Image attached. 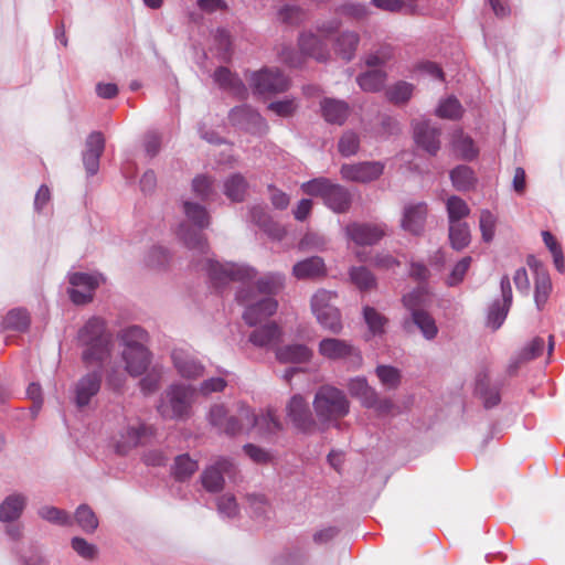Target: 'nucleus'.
Here are the masks:
<instances>
[{
    "label": "nucleus",
    "instance_id": "1",
    "mask_svg": "<svg viewBox=\"0 0 565 565\" xmlns=\"http://www.w3.org/2000/svg\"><path fill=\"white\" fill-rule=\"evenodd\" d=\"M312 406L319 424L323 427L337 423L350 412L347 395L332 385H322L317 390Z\"/></svg>",
    "mask_w": 565,
    "mask_h": 565
},
{
    "label": "nucleus",
    "instance_id": "2",
    "mask_svg": "<svg viewBox=\"0 0 565 565\" xmlns=\"http://www.w3.org/2000/svg\"><path fill=\"white\" fill-rule=\"evenodd\" d=\"M121 340L125 344L122 358L126 371L131 376L143 374L150 364V353L145 347L147 332L138 326H132L122 331Z\"/></svg>",
    "mask_w": 565,
    "mask_h": 565
},
{
    "label": "nucleus",
    "instance_id": "3",
    "mask_svg": "<svg viewBox=\"0 0 565 565\" xmlns=\"http://www.w3.org/2000/svg\"><path fill=\"white\" fill-rule=\"evenodd\" d=\"M105 320L98 317L90 318L78 332V341L86 349L83 360L87 364L102 362L108 353V337L105 333Z\"/></svg>",
    "mask_w": 565,
    "mask_h": 565
},
{
    "label": "nucleus",
    "instance_id": "4",
    "mask_svg": "<svg viewBox=\"0 0 565 565\" xmlns=\"http://www.w3.org/2000/svg\"><path fill=\"white\" fill-rule=\"evenodd\" d=\"M195 390L190 385L172 384L164 391L158 412L166 419H183L190 416Z\"/></svg>",
    "mask_w": 565,
    "mask_h": 565
},
{
    "label": "nucleus",
    "instance_id": "5",
    "mask_svg": "<svg viewBox=\"0 0 565 565\" xmlns=\"http://www.w3.org/2000/svg\"><path fill=\"white\" fill-rule=\"evenodd\" d=\"M184 214L199 230H190L182 224L178 235L191 249H198L201 254H207L209 245L201 230L210 225V216L206 209L198 203L185 201L183 203Z\"/></svg>",
    "mask_w": 565,
    "mask_h": 565
},
{
    "label": "nucleus",
    "instance_id": "6",
    "mask_svg": "<svg viewBox=\"0 0 565 565\" xmlns=\"http://www.w3.org/2000/svg\"><path fill=\"white\" fill-rule=\"evenodd\" d=\"M335 297L337 295L332 291L318 290L311 298V310L324 329L332 333H340L342 330L341 315L332 305Z\"/></svg>",
    "mask_w": 565,
    "mask_h": 565
},
{
    "label": "nucleus",
    "instance_id": "7",
    "mask_svg": "<svg viewBox=\"0 0 565 565\" xmlns=\"http://www.w3.org/2000/svg\"><path fill=\"white\" fill-rule=\"evenodd\" d=\"M243 408L250 407L244 403H238L236 413L234 415H228L226 408L223 405H214L210 409L209 420L212 426L230 436L248 433L250 427L242 417Z\"/></svg>",
    "mask_w": 565,
    "mask_h": 565
},
{
    "label": "nucleus",
    "instance_id": "8",
    "mask_svg": "<svg viewBox=\"0 0 565 565\" xmlns=\"http://www.w3.org/2000/svg\"><path fill=\"white\" fill-rule=\"evenodd\" d=\"M286 417L299 433L311 435L319 426L317 417L315 418L309 404L300 394L294 395L286 404Z\"/></svg>",
    "mask_w": 565,
    "mask_h": 565
},
{
    "label": "nucleus",
    "instance_id": "9",
    "mask_svg": "<svg viewBox=\"0 0 565 565\" xmlns=\"http://www.w3.org/2000/svg\"><path fill=\"white\" fill-rule=\"evenodd\" d=\"M205 269L212 282L217 287L227 281H248L256 275L255 270L248 266L220 264L211 258H206Z\"/></svg>",
    "mask_w": 565,
    "mask_h": 565
},
{
    "label": "nucleus",
    "instance_id": "10",
    "mask_svg": "<svg viewBox=\"0 0 565 565\" xmlns=\"http://www.w3.org/2000/svg\"><path fill=\"white\" fill-rule=\"evenodd\" d=\"M242 417L250 429L255 428L263 438H271L284 429V424L279 419L274 408H266L260 414H255L253 408H243Z\"/></svg>",
    "mask_w": 565,
    "mask_h": 565
},
{
    "label": "nucleus",
    "instance_id": "11",
    "mask_svg": "<svg viewBox=\"0 0 565 565\" xmlns=\"http://www.w3.org/2000/svg\"><path fill=\"white\" fill-rule=\"evenodd\" d=\"M249 82L257 94H279L286 92L290 86L289 78L277 68L253 72Z\"/></svg>",
    "mask_w": 565,
    "mask_h": 565
},
{
    "label": "nucleus",
    "instance_id": "12",
    "mask_svg": "<svg viewBox=\"0 0 565 565\" xmlns=\"http://www.w3.org/2000/svg\"><path fill=\"white\" fill-rule=\"evenodd\" d=\"M68 281L72 288L68 296L75 305H86L93 301L94 292L99 286L98 277L86 273H73Z\"/></svg>",
    "mask_w": 565,
    "mask_h": 565
},
{
    "label": "nucleus",
    "instance_id": "13",
    "mask_svg": "<svg viewBox=\"0 0 565 565\" xmlns=\"http://www.w3.org/2000/svg\"><path fill=\"white\" fill-rule=\"evenodd\" d=\"M384 170V164L379 161H366L355 164H343L340 173L342 179L366 183L379 179Z\"/></svg>",
    "mask_w": 565,
    "mask_h": 565
},
{
    "label": "nucleus",
    "instance_id": "14",
    "mask_svg": "<svg viewBox=\"0 0 565 565\" xmlns=\"http://www.w3.org/2000/svg\"><path fill=\"white\" fill-rule=\"evenodd\" d=\"M102 375L98 372L87 373L74 386V403L77 408L89 405L93 397L100 391Z\"/></svg>",
    "mask_w": 565,
    "mask_h": 565
},
{
    "label": "nucleus",
    "instance_id": "15",
    "mask_svg": "<svg viewBox=\"0 0 565 565\" xmlns=\"http://www.w3.org/2000/svg\"><path fill=\"white\" fill-rule=\"evenodd\" d=\"M230 116L233 122L243 126L250 134L262 136L269 129L260 114L248 106L235 107Z\"/></svg>",
    "mask_w": 565,
    "mask_h": 565
},
{
    "label": "nucleus",
    "instance_id": "16",
    "mask_svg": "<svg viewBox=\"0 0 565 565\" xmlns=\"http://www.w3.org/2000/svg\"><path fill=\"white\" fill-rule=\"evenodd\" d=\"M233 463L227 458H218L213 465L206 467L201 475L204 489L209 492H218L224 488V473H228Z\"/></svg>",
    "mask_w": 565,
    "mask_h": 565
},
{
    "label": "nucleus",
    "instance_id": "17",
    "mask_svg": "<svg viewBox=\"0 0 565 565\" xmlns=\"http://www.w3.org/2000/svg\"><path fill=\"white\" fill-rule=\"evenodd\" d=\"M348 237L358 245H373L385 235V225L352 223L345 227Z\"/></svg>",
    "mask_w": 565,
    "mask_h": 565
},
{
    "label": "nucleus",
    "instance_id": "18",
    "mask_svg": "<svg viewBox=\"0 0 565 565\" xmlns=\"http://www.w3.org/2000/svg\"><path fill=\"white\" fill-rule=\"evenodd\" d=\"M440 129L428 121L414 122V140L416 145L430 156H435L440 149Z\"/></svg>",
    "mask_w": 565,
    "mask_h": 565
},
{
    "label": "nucleus",
    "instance_id": "19",
    "mask_svg": "<svg viewBox=\"0 0 565 565\" xmlns=\"http://www.w3.org/2000/svg\"><path fill=\"white\" fill-rule=\"evenodd\" d=\"M172 361L182 377L198 379L204 373L203 364L186 349H174L172 352Z\"/></svg>",
    "mask_w": 565,
    "mask_h": 565
},
{
    "label": "nucleus",
    "instance_id": "20",
    "mask_svg": "<svg viewBox=\"0 0 565 565\" xmlns=\"http://www.w3.org/2000/svg\"><path fill=\"white\" fill-rule=\"evenodd\" d=\"M427 216L425 203L408 204L404 207L401 226L404 231L419 235L424 231Z\"/></svg>",
    "mask_w": 565,
    "mask_h": 565
},
{
    "label": "nucleus",
    "instance_id": "21",
    "mask_svg": "<svg viewBox=\"0 0 565 565\" xmlns=\"http://www.w3.org/2000/svg\"><path fill=\"white\" fill-rule=\"evenodd\" d=\"M277 307V301L267 297L255 303L247 305L243 318L248 326L253 327L273 316Z\"/></svg>",
    "mask_w": 565,
    "mask_h": 565
},
{
    "label": "nucleus",
    "instance_id": "22",
    "mask_svg": "<svg viewBox=\"0 0 565 565\" xmlns=\"http://www.w3.org/2000/svg\"><path fill=\"white\" fill-rule=\"evenodd\" d=\"M321 114L329 124L342 126L350 115V106L347 102L335 98H323L320 103Z\"/></svg>",
    "mask_w": 565,
    "mask_h": 565
},
{
    "label": "nucleus",
    "instance_id": "23",
    "mask_svg": "<svg viewBox=\"0 0 565 565\" xmlns=\"http://www.w3.org/2000/svg\"><path fill=\"white\" fill-rule=\"evenodd\" d=\"M320 355L329 360H340L352 355L355 352L354 347L345 340L327 338L319 343Z\"/></svg>",
    "mask_w": 565,
    "mask_h": 565
},
{
    "label": "nucleus",
    "instance_id": "24",
    "mask_svg": "<svg viewBox=\"0 0 565 565\" xmlns=\"http://www.w3.org/2000/svg\"><path fill=\"white\" fill-rule=\"evenodd\" d=\"M299 47L303 54L313 57L318 62H326L329 57L327 44L317 34H301L299 38Z\"/></svg>",
    "mask_w": 565,
    "mask_h": 565
},
{
    "label": "nucleus",
    "instance_id": "25",
    "mask_svg": "<svg viewBox=\"0 0 565 565\" xmlns=\"http://www.w3.org/2000/svg\"><path fill=\"white\" fill-rule=\"evenodd\" d=\"M323 202L333 212L345 213L351 207L352 195L344 186L333 183Z\"/></svg>",
    "mask_w": 565,
    "mask_h": 565
},
{
    "label": "nucleus",
    "instance_id": "26",
    "mask_svg": "<svg viewBox=\"0 0 565 565\" xmlns=\"http://www.w3.org/2000/svg\"><path fill=\"white\" fill-rule=\"evenodd\" d=\"M311 355V350L303 344H290L276 351V358L281 363H303L309 361Z\"/></svg>",
    "mask_w": 565,
    "mask_h": 565
},
{
    "label": "nucleus",
    "instance_id": "27",
    "mask_svg": "<svg viewBox=\"0 0 565 565\" xmlns=\"http://www.w3.org/2000/svg\"><path fill=\"white\" fill-rule=\"evenodd\" d=\"M31 318L29 312L22 308H15L10 310L1 322V329L3 331H19L24 332L29 329Z\"/></svg>",
    "mask_w": 565,
    "mask_h": 565
},
{
    "label": "nucleus",
    "instance_id": "28",
    "mask_svg": "<svg viewBox=\"0 0 565 565\" xmlns=\"http://www.w3.org/2000/svg\"><path fill=\"white\" fill-rule=\"evenodd\" d=\"M292 273L298 279L316 278L324 274V263L322 258L313 256L298 262L294 266Z\"/></svg>",
    "mask_w": 565,
    "mask_h": 565
},
{
    "label": "nucleus",
    "instance_id": "29",
    "mask_svg": "<svg viewBox=\"0 0 565 565\" xmlns=\"http://www.w3.org/2000/svg\"><path fill=\"white\" fill-rule=\"evenodd\" d=\"M281 331L275 322L267 323L249 335V341L256 347H267L279 340Z\"/></svg>",
    "mask_w": 565,
    "mask_h": 565
},
{
    "label": "nucleus",
    "instance_id": "30",
    "mask_svg": "<svg viewBox=\"0 0 565 565\" xmlns=\"http://www.w3.org/2000/svg\"><path fill=\"white\" fill-rule=\"evenodd\" d=\"M199 469L196 460L192 459L188 454L175 457L172 467V476L178 481L190 479Z\"/></svg>",
    "mask_w": 565,
    "mask_h": 565
},
{
    "label": "nucleus",
    "instance_id": "31",
    "mask_svg": "<svg viewBox=\"0 0 565 565\" xmlns=\"http://www.w3.org/2000/svg\"><path fill=\"white\" fill-rule=\"evenodd\" d=\"M25 505V498L21 494L8 497L0 505V520L8 522L20 516Z\"/></svg>",
    "mask_w": 565,
    "mask_h": 565
},
{
    "label": "nucleus",
    "instance_id": "32",
    "mask_svg": "<svg viewBox=\"0 0 565 565\" xmlns=\"http://www.w3.org/2000/svg\"><path fill=\"white\" fill-rule=\"evenodd\" d=\"M360 42V36L355 32L342 33L335 42V52L345 61H351Z\"/></svg>",
    "mask_w": 565,
    "mask_h": 565
},
{
    "label": "nucleus",
    "instance_id": "33",
    "mask_svg": "<svg viewBox=\"0 0 565 565\" xmlns=\"http://www.w3.org/2000/svg\"><path fill=\"white\" fill-rule=\"evenodd\" d=\"M350 394L361 399L363 406L372 405L375 398V390L372 388L365 379H352L348 384Z\"/></svg>",
    "mask_w": 565,
    "mask_h": 565
},
{
    "label": "nucleus",
    "instance_id": "34",
    "mask_svg": "<svg viewBox=\"0 0 565 565\" xmlns=\"http://www.w3.org/2000/svg\"><path fill=\"white\" fill-rule=\"evenodd\" d=\"M356 81L364 92H379L386 82V73L381 70L367 71L361 74Z\"/></svg>",
    "mask_w": 565,
    "mask_h": 565
},
{
    "label": "nucleus",
    "instance_id": "35",
    "mask_svg": "<svg viewBox=\"0 0 565 565\" xmlns=\"http://www.w3.org/2000/svg\"><path fill=\"white\" fill-rule=\"evenodd\" d=\"M450 179L452 181V185L458 191H468L476 183L475 173L468 166H459L455 168L450 172Z\"/></svg>",
    "mask_w": 565,
    "mask_h": 565
},
{
    "label": "nucleus",
    "instance_id": "36",
    "mask_svg": "<svg viewBox=\"0 0 565 565\" xmlns=\"http://www.w3.org/2000/svg\"><path fill=\"white\" fill-rule=\"evenodd\" d=\"M449 239L451 246L461 250L470 243V231L465 222L449 223Z\"/></svg>",
    "mask_w": 565,
    "mask_h": 565
},
{
    "label": "nucleus",
    "instance_id": "37",
    "mask_svg": "<svg viewBox=\"0 0 565 565\" xmlns=\"http://www.w3.org/2000/svg\"><path fill=\"white\" fill-rule=\"evenodd\" d=\"M247 190V182L241 174H233L230 177L224 184L225 195L234 201L241 202L244 200Z\"/></svg>",
    "mask_w": 565,
    "mask_h": 565
},
{
    "label": "nucleus",
    "instance_id": "38",
    "mask_svg": "<svg viewBox=\"0 0 565 565\" xmlns=\"http://www.w3.org/2000/svg\"><path fill=\"white\" fill-rule=\"evenodd\" d=\"M145 433L146 427L142 424L128 427L126 436H122V441L115 445L116 451L120 455H124L131 448L138 446Z\"/></svg>",
    "mask_w": 565,
    "mask_h": 565
},
{
    "label": "nucleus",
    "instance_id": "39",
    "mask_svg": "<svg viewBox=\"0 0 565 565\" xmlns=\"http://www.w3.org/2000/svg\"><path fill=\"white\" fill-rule=\"evenodd\" d=\"M363 317L370 332L373 335H380L385 332V326L387 324L388 320L375 308L365 306L363 308Z\"/></svg>",
    "mask_w": 565,
    "mask_h": 565
},
{
    "label": "nucleus",
    "instance_id": "40",
    "mask_svg": "<svg viewBox=\"0 0 565 565\" xmlns=\"http://www.w3.org/2000/svg\"><path fill=\"white\" fill-rule=\"evenodd\" d=\"M412 318L427 340H431L437 335L438 328L429 313L423 310H413Z\"/></svg>",
    "mask_w": 565,
    "mask_h": 565
},
{
    "label": "nucleus",
    "instance_id": "41",
    "mask_svg": "<svg viewBox=\"0 0 565 565\" xmlns=\"http://www.w3.org/2000/svg\"><path fill=\"white\" fill-rule=\"evenodd\" d=\"M449 223L461 222L470 213L468 204L459 196L452 195L446 202Z\"/></svg>",
    "mask_w": 565,
    "mask_h": 565
},
{
    "label": "nucleus",
    "instance_id": "42",
    "mask_svg": "<svg viewBox=\"0 0 565 565\" xmlns=\"http://www.w3.org/2000/svg\"><path fill=\"white\" fill-rule=\"evenodd\" d=\"M351 281L360 289V290H371L375 287L376 281L373 274L364 266L352 267L350 270Z\"/></svg>",
    "mask_w": 565,
    "mask_h": 565
},
{
    "label": "nucleus",
    "instance_id": "43",
    "mask_svg": "<svg viewBox=\"0 0 565 565\" xmlns=\"http://www.w3.org/2000/svg\"><path fill=\"white\" fill-rule=\"evenodd\" d=\"M214 79L221 87L230 88L235 93L246 92L241 79L233 75L231 71L226 67H218L214 72Z\"/></svg>",
    "mask_w": 565,
    "mask_h": 565
},
{
    "label": "nucleus",
    "instance_id": "44",
    "mask_svg": "<svg viewBox=\"0 0 565 565\" xmlns=\"http://www.w3.org/2000/svg\"><path fill=\"white\" fill-rule=\"evenodd\" d=\"M414 86L401 81L386 89V97L394 104H405L413 95Z\"/></svg>",
    "mask_w": 565,
    "mask_h": 565
},
{
    "label": "nucleus",
    "instance_id": "45",
    "mask_svg": "<svg viewBox=\"0 0 565 565\" xmlns=\"http://www.w3.org/2000/svg\"><path fill=\"white\" fill-rule=\"evenodd\" d=\"M332 185L333 182L331 180L320 177L302 183L301 190L307 195L320 196L324 201Z\"/></svg>",
    "mask_w": 565,
    "mask_h": 565
},
{
    "label": "nucleus",
    "instance_id": "46",
    "mask_svg": "<svg viewBox=\"0 0 565 565\" xmlns=\"http://www.w3.org/2000/svg\"><path fill=\"white\" fill-rule=\"evenodd\" d=\"M75 521L87 533L94 532L98 526V520L94 511L86 504H82L75 512Z\"/></svg>",
    "mask_w": 565,
    "mask_h": 565
},
{
    "label": "nucleus",
    "instance_id": "47",
    "mask_svg": "<svg viewBox=\"0 0 565 565\" xmlns=\"http://www.w3.org/2000/svg\"><path fill=\"white\" fill-rule=\"evenodd\" d=\"M284 286V277L279 274H268L262 277L257 284V290L262 295H276Z\"/></svg>",
    "mask_w": 565,
    "mask_h": 565
},
{
    "label": "nucleus",
    "instance_id": "48",
    "mask_svg": "<svg viewBox=\"0 0 565 565\" xmlns=\"http://www.w3.org/2000/svg\"><path fill=\"white\" fill-rule=\"evenodd\" d=\"M376 375L382 385L387 390H395L401 383L399 371L391 365H379L376 367Z\"/></svg>",
    "mask_w": 565,
    "mask_h": 565
},
{
    "label": "nucleus",
    "instance_id": "49",
    "mask_svg": "<svg viewBox=\"0 0 565 565\" xmlns=\"http://www.w3.org/2000/svg\"><path fill=\"white\" fill-rule=\"evenodd\" d=\"M436 115L444 119H459L462 115L461 104L457 98L448 97L439 104Z\"/></svg>",
    "mask_w": 565,
    "mask_h": 565
},
{
    "label": "nucleus",
    "instance_id": "50",
    "mask_svg": "<svg viewBox=\"0 0 565 565\" xmlns=\"http://www.w3.org/2000/svg\"><path fill=\"white\" fill-rule=\"evenodd\" d=\"M39 515L42 519H44L51 523H54V524H58V525H71L72 524L71 515L66 511L61 510L55 507H49V505L42 507L39 510Z\"/></svg>",
    "mask_w": 565,
    "mask_h": 565
},
{
    "label": "nucleus",
    "instance_id": "51",
    "mask_svg": "<svg viewBox=\"0 0 565 565\" xmlns=\"http://www.w3.org/2000/svg\"><path fill=\"white\" fill-rule=\"evenodd\" d=\"M497 217L489 210H482L479 218V227L484 242H491L494 236Z\"/></svg>",
    "mask_w": 565,
    "mask_h": 565
},
{
    "label": "nucleus",
    "instance_id": "52",
    "mask_svg": "<svg viewBox=\"0 0 565 565\" xmlns=\"http://www.w3.org/2000/svg\"><path fill=\"white\" fill-rule=\"evenodd\" d=\"M359 136L353 131H345L338 143L340 153L345 157L355 154L359 150Z\"/></svg>",
    "mask_w": 565,
    "mask_h": 565
},
{
    "label": "nucleus",
    "instance_id": "53",
    "mask_svg": "<svg viewBox=\"0 0 565 565\" xmlns=\"http://www.w3.org/2000/svg\"><path fill=\"white\" fill-rule=\"evenodd\" d=\"M454 147L466 160H472L478 154V150L475 147L473 140L468 136H463L462 134L456 138Z\"/></svg>",
    "mask_w": 565,
    "mask_h": 565
},
{
    "label": "nucleus",
    "instance_id": "54",
    "mask_svg": "<svg viewBox=\"0 0 565 565\" xmlns=\"http://www.w3.org/2000/svg\"><path fill=\"white\" fill-rule=\"evenodd\" d=\"M297 108L298 104L294 98L271 102L268 105V109L280 117L292 116L296 113Z\"/></svg>",
    "mask_w": 565,
    "mask_h": 565
},
{
    "label": "nucleus",
    "instance_id": "55",
    "mask_svg": "<svg viewBox=\"0 0 565 565\" xmlns=\"http://www.w3.org/2000/svg\"><path fill=\"white\" fill-rule=\"evenodd\" d=\"M73 550L85 559H94L97 556V547L88 543L85 539L74 537L72 540Z\"/></svg>",
    "mask_w": 565,
    "mask_h": 565
},
{
    "label": "nucleus",
    "instance_id": "56",
    "mask_svg": "<svg viewBox=\"0 0 565 565\" xmlns=\"http://www.w3.org/2000/svg\"><path fill=\"white\" fill-rule=\"evenodd\" d=\"M471 264V257L467 256L460 259L451 270L447 278L448 286H456L462 281L466 273L468 271Z\"/></svg>",
    "mask_w": 565,
    "mask_h": 565
},
{
    "label": "nucleus",
    "instance_id": "57",
    "mask_svg": "<svg viewBox=\"0 0 565 565\" xmlns=\"http://www.w3.org/2000/svg\"><path fill=\"white\" fill-rule=\"evenodd\" d=\"M244 452L246 456L250 458L255 463L266 465L271 461L273 457L269 451L265 450L253 444H247L244 446Z\"/></svg>",
    "mask_w": 565,
    "mask_h": 565
},
{
    "label": "nucleus",
    "instance_id": "58",
    "mask_svg": "<svg viewBox=\"0 0 565 565\" xmlns=\"http://www.w3.org/2000/svg\"><path fill=\"white\" fill-rule=\"evenodd\" d=\"M477 392L482 397L487 408L493 407L500 402V394L497 390L488 388L482 380L477 383Z\"/></svg>",
    "mask_w": 565,
    "mask_h": 565
},
{
    "label": "nucleus",
    "instance_id": "59",
    "mask_svg": "<svg viewBox=\"0 0 565 565\" xmlns=\"http://www.w3.org/2000/svg\"><path fill=\"white\" fill-rule=\"evenodd\" d=\"M192 190L198 198L205 200L212 193V180L205 175H198L192 181Z\"/></svg>",
    "mask_w": 565,
    "mask_h": 565
},
{
    "label": "nucleus",
    "instance_id": "60",
    "mask_svg": "<svg viewBox=\"0 0 565 565\" xmlns=\"http://www.w3.org/2000/svg\"><path fill=\"white\" fill-rule=\"evenodd\" d=\"M227 383L223 377H211L200 384L199 392L207 396L212 393L223 392Z\"/></svg>",
    "mask_w": 565,
    "mask_h": 565
},
{
    "label": "nucleus",
    "instance_id": "61",
    "mask_svg": "<svg viewBox=\"0 0 565 565\" xmlns=\"http://www.w3.org/2000/svg\"><path fill=\"white\" fill-rule=\"evenodd\" d=\"M509 308L510 307H507L504 302L502 307H500L498 303L492 306L488 316V323L492 327L493 330H497L501 327L507 318Z\"/></svg>",
    "mask_w": 565,
    "mask_h": 565
},
{
    "label": "nucleus",
    "instance_id": "62",
    "mask_svg": "<svg viewBox=\"0 0 565 565\" xmlns=\"http://www.w3.org/2000/svg\"><path fill=\"white\" fill-rule=\"evenodd\" d=\"M105 149V139L102 132L94 131L86 139V152L102 156Z\"/></svg>",
    "mask_w": 565,
    "mask_h": 565
},
{
    "label": "nucleus",
    "instance_id": "63",
    "mask_svg": "<svg viewBox=\"0 0 565 565\" xmlns=\"http://www.w3.org/2000/svg\"><path fill=\"white\" fill-rule=\"evenodd\" d=\"M551 291V281L547 276H541L535 280V301L537 306L545 303Z\"/></svg>",
    "mask_w": 565,
    "mask_h": 565
},
{
    "label": "nucleus",
    "instance_id": "64",
    "mask_svg": "<svg viewBox=\"0 0 565 565\" xmlns=\"http://www.w3.org/2000/svg\"><path fill=\"white\" fill-rule=\"evenodd\" d=\"M303 15V12L297 7H284L279 11V19L288 24H298L302 21Z\"/></svg>",
    "mask_w": 565,
    "mask_h": 565
}]
</instances>
